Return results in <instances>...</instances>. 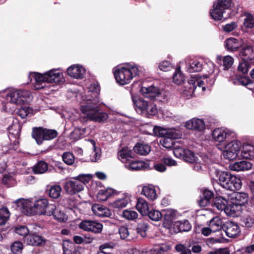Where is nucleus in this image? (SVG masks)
I'll list each match as a JSON object with an SVG mask.
<instances>
[{"label": "nucleus", "instance_id": "obj_1", "mask_svg": "<svg viewBox=\"0 0 254 254\" xmlns=\"http://www.w3.org/2000/svg\"><path fill=\"white\" fill-rule=\"evenodd\" d=\"M100 88L96 83L90 84L87 90L81 95L83 102L86 105L81 106V111L83 117L91 121L102 122L106 121L108 115L99 109V95Z\"/></svg>", "mask_w": 254, "mask_h": 254}, {"label": "nucleus", "instance_id": "obj_2", "mask_svg": "<svg viewBox=\"0 0 254 254\" xmlns=\"http://www.w3.org/2000/svg\"><path fill=\"white\" fill-rule=\"evenodd\" d=\"M30 81L33 79L34 87L36 89H41L45 86V83H54L62 84L65 81L62 72L59 69H52L42 74L39 72H31L29 75Z\"/></svg>", "mask_w": 254, "mask_h": 254}, {"label": "nucleus", "instance_id": "obj_3", "mask_svg": "<svg viewBox=\"0 0 254 254\" xmlns=\"http://www.w3.org/2000/svg\"><path fill=\"white\" fill-rule=\"evenodd\" d=\"M32 99V96L28 90H11L8 93L5 91L0 92V104L10 103L20 105L30 102Z\"/></svg>", "mask_w": 254, "mask_h": 254}, {"label": "nucleus", "instance_id": "obj_4", "mask_svg": "<svg viewBox=\"0 0 254 254\" xmlns=\"http://www.w3.org/2000/svg\"><path fill=\"white\" fill-rule=\"evenodd\" d=\"M140 69L134 64H127L124 66L117 69L114 72L115 77L121 85L128 84L132 79L139 75Z\"/></svg>", "mask_w": 254, "mask_h": 254}, {"label": "nucleus", "instance_id": "obj_5", "mask_svg": "<svg viewBox=\"0 0 254 254\" xmlns=\"http://www.w3.org/2000/svg\"><path fill=\"white\" fill-rule=\"evenodd\" d=\"M92 179L91 174H80L73 180L66 182L64 185L65 191L70 194H74L83 190L85 184Z\"/></svg>", "mask_w": 254, "mask_h": 254}, {"label": "nucleus", "instance_id": "obj_6", "mask_svg": "<svg viewBox=\"0 0 254 254\" xmlns=\"http://www.w3.org/2000/svg\"><path fill=\"white\" fill-rule=\"evenodd\" d=\"M231 5L232 0H217L213 3V9L210 11L211 16L215 20L227 18L229 14H226V12Z\"/></svg>", "mask_w": 254, "mask_h": 254}, {"label": "nucleus", "instance_id": "obj_7", "mask_svg": "<svg viewBox=\"0 0 254 254\" xmlns=\"http://www.w3.org/2000/svg\"><path fill=\"white\" fill-rule=\"evenodd\" d=\"M241 147V142L234 138L227 142L223 145H219L218 149L222 152L225 158L233 160L237 157Z\"/></svg>", "mask_w": 254, "mask_h": 254}, {"label": "nucleus", "instance_id": "obj_8", "mask_svg": "<svg viewBox=\"0 0 254 254\" xmlns=\"http://www.w3.org/2000/svg\"><path fill=\"white\" fill-rule=\"evenodd\" d=\"M212 138L215 142H217L216 146L219 149V145H223L232 139L236 138V134L234 132L228 129L217 128L212 132Z\"/></svg>", "mask_w": 254, "mask_h": 254}, {"label": "nucleus", "instance_id": "obj_9", "mask_svg": "<svg viewBox=\"0 0 254 254\" xmlns=\"http://www.w3.org/2000/svg\"><path fill=\"white\" fill-rule=\"evenodd\" d=\"M33 215H46L51 216L52 210L55 209V205L49 204L47 199H40L33 203Z\"/></svg>", "mask_w": 254, "mask_h": 254}, {"label": "nucleus", "instance_id": "obj_10", "mask_svg": "<svg viewBox=\"0 0 254 254\" xmlns=\"http://www.w3.org/2000/svg\"><path fill=\"white\" fill-rule=\"evenodd\" d=\"M153 133L156 136L167 137L171 139L180 138L182 136V132L175 128H162L154 127L153 128Z\"/></svg>", "mask_w": 254, "mask_h": 254}, {"label": "nucleus", "instance_id": "obj_11", "mask_svg": "<svg viewBox=\"0 0 254 254\" xmlns=\"http://www.w3.org/2000/svg\"><path fill=\"white\" fill-rule=\"evenodd\" d=\"M208 78L207 75L203 76V77L198 76L197 75L192 76L188 81L190 85V94L192 93L197 88H201L202 91L205 90V87L204 85L205 82H208L207 79Z\"/></svg>", "mask_w": 254, "mask_h": 254}, {"label": "nucleus", "instance_id": "obj_12", "mask_svg": "<svg viewBox=\"0 0 254 254\" xmlns=\"http://www.w3.org/2000/svg\"><path fill=\"white\" fill-rule=\"evenodd\" d=\"M173 153L176 157L182 158L188 162L192 163L196 160V157L193 152L181 147H175Z\"/></svg>", "mask_w": 254, "mask_h": 254}, {"label": "nucleus", "instance_id": "obj_13", "mask_svg": "<svg viewBox=\"0 0 254 254\" xmlns=\"http://www.w3.org/2000/svg\"><path fill=\"white\" fill-rule=\"evenodd\" d=\"M79 228L85 231L100 233L103 229V225L97 221L92 220H84L79 224Z\"/></svg>", "mask_w": 254, "mask_h": 254}, {"label": "nucleus", "instance_id": "obj_14", "mask_svg": "<svg viewBox=\"0 0 254 254\" xmlns=\"http://www.w3.org/2000/svg\"><path fill=\"white\" fill-rule=\"evenodd\" d=\"M19 210L27 215H33V202L29 199L20 198L15 201Z\"/></svg>", "mask_w": 254, "mask_h": 254}, {"label": "nucleus", "instance_id": "obj_15", "mask_svg": "<svg viewBox=\"0 0 254 254\" xmlns=\"http://www.w3.org/2000/svg\"><path fill=\"white\" fill-rule=\"evenodd\" d=\"M252 50L253 49H241L239 55L242 58L243 62L239 64L238 70L243 73H247L249 70L250 65L246 60H251L253 58L252 56H247V55L253 51Z\"/></svg>", "mask_w": 254, "mask_h": 254}, {"label": "nucleus", "instance_id": "obj_16", "mask_svg": "<svg viewBox=\"0 0 254 254\" xmlns=\"http://www.w3.org/2000/svg\"><path fill=\"white\" fill-rule=\"evenodd\" d=\"M86 70L82 65L72 64L67 68V74L75 79H79L84 77Z\"/></svg>", "mask_w": 254, "mask_h": 254}, {"label": "nucleus", "instance_id": "obj_17", "mask_svg": "<svg viewBox=\"0 0 254 254\" xmlns=\"http://www.w3.org/2000/svg\"><path fill=\"white\" fill-rule=\"evenodd\" d=\"M228 195V199L232 203H236L241 207L247 203L248 200V195L245 192L233 191Z\"/></svg>", "mask_w": 254, "mask_h": 254}, {"label": "nucleus", "instance_id": "obj_18", "mask_svg": "<svg viewBox=\"0 0 254 254\" xmlns=\"http://www.w3.org/2000/svg\"><path fill=\"white\" fill-rule=\"evenodd\" d=\"M85 145L92 151L90 155V160L93 162L98 161L101 156V150L99 147H96V142L93 139L85 140Z\"/></svg>", "mask_w": 254, "mask_h": 254}, {"label": "nucleus", "instance_id": "obj_19", "mask_svg": "<svg viewBox=\"0 0 254 254\" xmlns=\"http://www.w3.org/2000/svg\"><path fill=\"white\" fill-rule=\"evenodd\" d=\"M222 229L226 235L233 238L237 236L240 232V227L238 225L232 221H227L223 225Z\"/></svg>", "mask_w": 254, "mask_h": 254}, {"label": "nucleus", "instance_id": "obj_20", "mask_svg": "<svg viewBox=\"0 0 254 254\" xmlns=\"http://www.w3.org/2000/svg\"><path fill=\"white\" fill-rule=\"evenodd\" d=\"M185 127L189 129L201 131L205 128V124L202 119L193 118L186 123Z\"/></svg>", "mask_w": 254, "mask_h": 254}, {"label": "nucleus", "instance_id": "obj_21", "mask_svg": "<svg viewBox=\"0 0 254 254\" xmlns=\"http://www.w3.org/2000/svg\"><path fill=\"white\" fill-rule=\"evenodd\" d=\"M25 242L29 245L42 246L45 244L46 239L40 235L36 234H29L25 238Z\"/></svg>", "mask_w": 254, "mask_h": 254}, {"label": "nucleus", "instance_id": "obj_22", "mask_svg": "<svg viewBox=\"0 0 254 254\" xmlns=\"http://www.w3.org/2000/svg\"><path fill=\"white\" fill-rule=\"evenodd\" d=\"M162 214L164 216L163 225L164 227L169 229L171 227L173 220L176 217V212L172 209H167L163 211Z\"/></svg>", "mask_w": 254, "mask_h": 254}, {"label": "nucleus", "instance_id": "obj_23", "mask_svg": "<svg viewBox=\"0 0 254 254\" xmlns=\"http://www.w3.org/2000/svg\"><path fill=\"white\" fill-rule=\"evenodd\" d=\"M125 167L131 171H139L148 169L149 164L142 161H130L125 164Z\"/></svg>", "mask_w": 254, "mask_h": 254}, {"label": "nucleus", "instance_id": "obj_24", "mask_svg": "<svg viewBox=\"0 0 254 254\" xmlns=\"http://www.w3.org/2000/svg\"><path fill=\"white\" fill-rule=\"evenodd\" d=\"M132 100L136 112L143 115L146 109L148 101L142 98L133 96L132 97Z\"/></svg>", "mask_w": 254, "mask_h": 254}, {"label": "nucleus", "instance_id": "obj_25", "mask_svg": "<svg viewBox=\"0 0 254 254\" xmlns=\"http://www.w3.org/2000/svg\"><path fill=\"white\" fill-rule=\"evenodd\" d=\"M140 91L144 96L150 99H154L160 94L159 89L153 85L148 87H142Z\"/></svg>", "mask_w": 254, "mask_h": 254}, {"label": "nucleus", "instance_id": "obj_26", "mask_svg": "<svg viewBox=\"0 0 254 254\" xmlns=\"http://www.w3.org/2000/svg\"><path fill=\"white\" fill-rule=\"evenodd\" d=\"M252 164L250 162L246 161H241L236 162L229 165V169L234 171H244L251 169Z\"/></svg>", "mask_w": 254, "mask_h": 254}, {"label": "nucleus", "instance_id": "obj_27", "mask_svg": "<svg viewBox=\"0 0 254 254\" xmlns=\"http://www.w3.org/2000/svg\"><path fill=\"white\" fill-rule=\"evenodd\" d=\"M204 62L202 60H190L187 63V69L190 72H199L203 68Z\"/></svg>", "mask_w": 254, "mask_h": 254}, {"label": "nucleus", "instance_id": "obj_28", "mask_svg": "<svg viewBox=\"0 0 254 254\" xmlns=\"http://www.w3.org/2000/svg\"><path fill=\"white\" fill-rule=\"evenodd\" d=\"M134 229L128 228L127 227L123 226L119 229V233L122 239L131 240L135 239L137 236L134 234Z\"/></svg>", "mask_w": 254, "mask_h": 254}, {"label": "nucleus", "instance_id": "obj_29", "mask_svg": "<svg viewBox=\"0 0 254 254\" xmlns=\"http://www.w3.org/2000/svg\"><path fill=\"white\" fill-rule=\"evenodd\" d=\"M203 68L205 70L208 72V75H211L213 74H214L213 77L210 79V81L209 83L210 85H213L216 77L218 75V70L216 68L214 64L211 61H208L204 65H203Z\"/></svg>", "mask_w": 254, "mask_h": 254}, {"label": "nucleus", "instance_id": "obj_30", "mask_svg": "<svg viewBox=\"0 0 254 254\" xmlns=\"http://www.w3.org/2000/svg\"><path fill=\"white\" fill-rule=\"evenodd\" d=\"M134 153L128 147H124L118 152L119 159L124 163H127L134 157Z\"/></svg>", "mask_w": 254, "mask_h": 254}, {"label": "nucleus", "instance_id": "obj_31", "mask_svg": "<svg viewBox=\"0 0 254 254\" xmlns=\"http://www.w3.org/2000/svg\"><path fill=\"white\" fill-rule=\"evenodd\" d=\"M92 210L95 215L99 217H109L111 215L110 210L106 206L101 204H93Z\"/></svg>", "mask_w": 254, "mask_h": 254}, {"label": "nucleus", "instance_id": "obj_32", "mask_svg": "<svg viewBox=\"0 0 254 254\" xmlns=\"http://www.w3.org/2000/svg\"><path fill=\"white\" fill-rule=\"evenodd\" d=\"M130 201V197L127 194H123L122 196L118 198L114 201L112 205L114 208L121 209L125 207Z\"/></svg>", "mask_w": 254, "mask_h": 254}, {"label": "nucleus", "instance_id": "obj_33", "mask_svg": "<svg viewBox=\"0 0 254 254\" xmlns=\"http://www.w3.org/2000/svg\"><path fill=\"white\" fill-rule=\"evenodd\" d=\"M241 156L245 159H253L254 158V146L250 144L243 145L241 150Z\"/></svg>", "mask_w": 254, "mask_h": 254}, {"label": "nucleus", "instance_id": "obj_34", "mask_svg": "<svg viewBox=\"0 0 254 254\" xmlns=\"http://www.w3.org/2000/svg\"><path fill=\"white\" fill-rule=\"evenodd\" d=\"M241 211V207L236 203L227 204L224 212L226 215L230 216L236 217L240 214Z\"/></svg>", "mask_w": 254, "mask_h": 254}, {"label": "nucleus", "instance_id": "obj_35", "mask_svg": "<svg viewBox=\"0 0 254 254\" xmlns=\"http://www.w3.org/2000/svg\"><path fill=\"white\" fill-rule=\"evenodd\" d=\"M232 174L227 172H221L219 175V183L223 188L228 189Z\"/></svg>", "mask_w": 254, "mask_h": 254}, {"label": "nucleus", "instance_id": "obj_36", "mask_svg": "<svg viewBox=\"0 0 254 254\" xmlns=\"http://www.w3.org/2000/svg\"><path fill=\"white\" fill-rule=\"evenodd\" d=\"M191 228V225L188 220H184L183 221H178L174 224V229L175 231L182 232V231H189Z\"/></svg>", "mask_w": 254, "mask_h": 254}, {"label": "nucleus", "instance_id": "obj_37", "mask_svg": "<svg viewBox=\"0 0 254 254\" xmlns=\"http://www.w3.org/2000/svg\"><path fill=\"white\" fill-rule=\"evenodd\" d=\"M227 204L228 200L223 196H216L213 200V205L220 211H224Z\"/></svg>", "mask_w": 254, "mask_h": 254}, {"label": "nucleus", "instance_id": "obj_38", "mask_svg": "<svg viewBox=\"0 0 254 254\" xmlns=\"http://www.w3.org/2000/svg\"><path fill=\"white\" fill-rule=\"evenodd\" d=\"M114 193V190L111 188L100 190L97 194V198L100 201H106Z\"/></svg>", "mask_w": 254, "mask_h": 254}, {"label": "nucleus", "instance_id": "obj_39", "mask_svg": "<svg viewBox=\"0 0 254 254\" xmlns=\"http://www.w3.org/2000/svg\"><path fill=\"white\" fill-rule=\"evenodd\" d=\"M213 196L212 191L205 189L202 193L201 198L199 201V204L201 207H205L210 203V200Z\"/></svg>", "mask_w": 254, "mask_h": 254}, {"label": "nucleus", "instance_id": "obj_40", "mask_svg": "<svg viewBox=\"0 0 254 254\" xmlns=\"http://www.w3.org/2000/svg\"><path fill=\"white\" fill-rule=\"evenodd\" d=\"M141 193L151 200H153L157 198L156 190L153 186L143 187Z\"/></svg>", "mask_w": 254, "mask_h": 254}, {"label": "nucleus", "instance_id": "obj_41", "mask_svg": "<svg viewBox=\"0 0 254 254\" xmlns=\"http://www.w3.org/2000/svg\"><path fill=\"white\" fill-rule=\"evenodd\" d=\"M158 112V109L156 105L151 102H148L146 109L142 116L150 118L157 115Z\"/></svg>", "mask_w": 254, "mask_h": 254}, {"label": "nucleus", "instance_id": "obj_42", "mask_svg": "<svg viewBox=\"0 0 254 254\" xmlns=\"http://www.w3.org/2000/svg\"><path fill=\"white\" fill-rule=\"evenodd\" d=\"M137 210L143 215H146L148 211V205L143 198H138L136 204Z\"/></svg>", "mask_w": 254, "mask_h": 254}, {"label": "nucleus", "instance_id": "obj_43", "mask_svg": "<svg viewBox=\"0 0 254 254\" xmlns=\"http://www.w3.org/2000/svg\"><path fill=\"white\" fill-rule=\"evenodd\" d=\"M222 223L221 218L219 217H215L210 220L209 226L211 228L212 232H217L218 233H221L219 231L223 227Z\"/></svg>", "mask_w": 254, "mask_h": 254}, {"label": "nucleus", "instance_id": "obj_44", "mask_svg": "<svg viewBox=\"0 0 254 254\" xmlns=\"http://www.w3.org/2000/svg\"><path fill=\"white\" fill-rule=\"evenodd\" d=\"M32 137L35 139L38 144H41L44 140V128L42 127L35 128L33 129Z\"/></svg>", "mask_w": 254, "mask_h": 254}, {"label": "nucleus", "instance_id": "obj_45", "mask_svg": "<svg viewBox=\"0 0 254 254\" xmlns=\"http://www.w3.org/2000/svg\"><path fill=\"white\" fill-rule=\"evenodd\" d=\"M134 151L142 155L148 154L151 150L150 146L148 144L137 143L133 147Z\"/></svg>", "mask_w": 254, "mask_h": 254}, {"label": "nucleus", "instance_id": "obj_46", "mask_svg": "<svg viewBox=\"0 0 254 254\" xmlns=\"http://www.w3.org/2000/svg\"><path fill=\"white\" fill-rule=\"evenodd\" d=\"M230 186L228 190L234 191L235 190H240L242 187V182L241 179L236 176L232 175L231 180H230Z\"/></svg>", "mask_w": 254, "mask_h": 254}, {"label": "nucleus", "instance_id": "obj_47", "mask_svg": "<svg viewBox=\"0 0 254 254\" xmlns=\"http://www.w3.org/2000/svg\"><path fill=\"white\" fill-rule=\"evenodd\" d=\"M54 218L59 222H64L67 219V216L62 210L55 206V209L52 210V213Z\"/></svg>", "mask_w": 254, "mask_h": 254}, {"label": "nucleus", "instance_id": "obj_48", "mask_svg": "<svg viewBox=\"0 0 254 254\" xmlns=\"http://www.w3.org/2000/svg\"><path fill=\"white\" fill-rule=\"evenodd\" d=\"M48 169V164L43 161H40L33 167V171L35 174H41L46 172Z\"/></svg>", "mask_w": 254, "mask_h": 254}, {"label": "nucleus", "instance_id": "obj_49", "mask_svg": "<svg viewBox=\"0 0 254 254\" xmlns=\"http://www.w3.org/2000/svg\"><path fill=\"white\" fill-rule=\"evenodd\" d=\"M61 191L62 188L60 186L54 185L50 187L48 190V193L50 197L57 199L60 196Z\"/></svg>", "mask_w": 254, "mask_h": 254}, {"label": "nucleus", "instance_id": "obj_50", "mask_svg": "<svg viewBox=\"0 0 254 254\" xmlns=\"http://www.w3.org/2000/svg\"><path fill=\"white\" fill-rule=\"evenodd\" d=\"M85 134V128L76 127L70 133V137L74 140H77L83 137Z\"/></svg>", "mask_w": 254, "mask_h": 254}, {"label": "nucleus", "instance_id": "obj_51", "mask_svg": "<svg viewBox=\"0 0 254 254\" xmlns=\"http://www.w3.org/2000/svg\"><path fill=\"white\" fill-rule=\"evenodd\" d=\"M9 216L10 213L7 208L2 207L0 209V226L6 223L9 219Z\"/></svg>", "mask_w": 254, "mask_h": 254}, {"label": "nucleus", "instance_id": "obj_52", "mask_svg": "<svg viewBox=\"0 0 254 254\" xmlns=\"http://www.w3.org/2000/svg\"><path fill=\"white\" fill-rule=\"evenodd\" d=\"M2 182L3 184L8 187L14 186L16 184V181L11 174L4 175Z\"/></svg>", "mask_w": 254, "mask_h": 254}, {"label": "nucleus", "instance_id": "obj_53", "mask_svg": "<svg viewBox=\"0 0 254 254\" xmlns=\"http://www.w3.org/2000/svg\"><path fill=\"white\" fill-rule=\"evenodd\" d=\"M173 80L178 85L182 84L185 81V76L181 71L180 67L176 69L173 75Z\"/></svg>", "mask_w": 254, "mask_h": 254}, {"label": "nucleus", "instance_id": "obj_54", "mask_svg": "<svg viewBox=\"0 0 254 254\" xmlns=\"http://www.w3.org/2000/svg\"><path fill=\"white\" fill-rule=\"evenodd\" d=\"M244 26L246 28H252L254 26V18L250 13H246L244 19Z\"/></svg>", "mask_w": 254, "mask_h": 254}, {"label": "nucleus", "instance_id": "obj_55", "mask_svg": "<svg viewBox=\"0 0 254 254\" xmlns=\"http://www.w3.org/2000/svg\"><path fill=\"white\" fill-rule=\"evenodd\" d=\"M148 229L147 225L145 223H139L136 230H134V234L139 235L141 237L144 238L146 236V231Z\"/></svg>", "mask_w": 254, "mask_h": 254}, {"label": "nucleus", "instance_id": "obj_56", "mask_svg": "<svg viewBox=\"0 0 254 254\" xmlns=\"http://www.w3.org/2000/svg\"><path fill=\"white\" fill-rule=\"evenodd\" d=\"M149 218L155 221H159L163 216L162 213L158 210L152 209L150 211H148L147 213Z\"/></svg>", "mask_w": 254, "mask_h": 254}, {"label": "nucleus", "instance_id": "obj_57", "mask_svg": "<svg viewBox=\"0 0 254 254\" xmlns=\"http://www.w3.org/2000/svg\"><path fill=\"white\" fill-rule=\"evenodd\" d=\"M138 214L136 212L130 210H125L123 212V217L128 220H134L137 218Z\"/></svg>", "mask_w": 254, "mask_h": 254}, {"label": "nucleus", "instance_id": "obj_58", "mask_svg": "<svg viewBox=\"0 0 254 254\" xmlns=\"http://www.w3.org/2000/svg\"><path fill=\"white\" fill-rule=\"evenodd\" d=\"M63 161L68 165H72L75 161L73 154L70 152H64L62 155Z\"/></svg>", "mask_w": 254, "mask_h": 254}, {"label": "nucleus", "instance_id": "obj_59", "mask_svg": "<svg viewBox=\"0 0 254 254\" xmlns=\"http://www.w3.org/2000/svg\"><path fill=\"white\" fill-rule=\"evenodd\" d=\"M23 249V244L19 241L14 242L11 246V250L14 254H20Z\"/></svg>", "mask_w": 254, "mask_h": 254}, {"label": "nucleus", "instance_id": "obj_60", "mask_svg": "<svg viewBox=\"0 0 254 254\" xmlns=\"http://www.w3.org/2000/svg\"><path fill=\"white\" fill-rule=\"evenodd\" d=\"M44 140H49L55 138L58 134L56 130L44 128Z\"/></svg>", "mask_w": 254, "mask_h": 254}, {"label": "nucleus", "instance_id": "obj_61", "mask_svg": "<svg viewBox=\"0 0 254 254\" xmlns=\"http://www.w3.org/2000/svg\"><path fill=\"white\" fill-rule=\"evenodd\" d=\"M225 48H239L238 40L235 38H228L225 42Z\"/></svg>", "mask_w": 254, "mask_h": 254}, {"label": "nucleus", "instance_id": "obj_62", "mask_svg": "<svg viewBox=\"0 0 254 254\" xmlns=\"http://www.w3.org/2000/svg\"><path fill=\"white\" fill-rule=\"evenodd\" d=\"M233 80V83L237 85H242L244 86L248 85L250 83V79L245 77H241L237 76L235 79Z\"/></svg>", "mask_w": 254, "mask_h": 254}, {"label": "nucleus", "instance_id": "obj_63", "mask_svg": "<svg viewBox=\"0 0 254 254\" xmlns=\"http://www.w3.org/2000/svg\"><path fill=\"white\" fill-rule=\"evenodd\" d=\"M233 59L229 56H226L223 58V66L224 70H227L231 67L233 64Z\"/></svg>", "mask_w": 254, "mask_h": 254}, {"label": "nucleus", "instance_id": "obj_64", "mask_svg": "<svg viewBox=\"0 0 254 254\" xmlns=\"http://www.w3.org/2000/svg\"><path fill=\"white\" fill-rule=\"evenodd\" d=\"M160 140V144L165 148H171L173 146V141L172 139L167 137H162Z\"/></svg>", "mask_w": 254, "mask_h": 254}]
</instances>
